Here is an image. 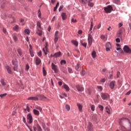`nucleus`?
<instances>
[{"label": "nucleus", "mask_w": 131, "mask_h": 131, "mask_svg": "<svg viewBox=\"0 0 131 131\" xmlns=\"http://www.w3.org/2000/svg\"><path fill=\"white\" fill-rule=\"evenodd\" d=\"M79 2L80 3H81V4L85 5L86 4H88V2H89V1H88V0H79Z\"/></svg>", "instance_id": "nucleus-28"}, {"label": "nucleus", "mask_w": 131, "mask_h": 131, "mask_svg": "<svg viewBox=\"0 0 131 131\" xmlns=\"http://www.w3.org/2000/svg\"><path fill=\"white\" fill-rule=\"evenodd\" d=\"M122 30H123V29L121 28L118 31V33H117V36H118V37L121 38L122 37L121 36V35H122Z\"/></svg>", "instance_id": "nucleus-11"}, {"label": "nucleus", "mask_w": 131, "mask_h": 131, "mask_svg": "<svg viewBox=\"0 0 131 131\" xmlns=\"http://www.w3.org/2000/svg\"><path fill=\"white\" fill-rule=\"evenodd\" d=\"M29 68H30L29 65L26 64V70L27 71H28V70H29Z\"/></svg>", "instance_id": "nucleus-54"}, {"label": "nucleus", "mask_w": 131, "mask_h": 131, "mask_svg": "<svg viewBox=\"0 0 131 131\" xmlns=\"http://www.w3.org/2000/svg\"><path fill=\"white\" fill-rule=\"evenodd\" d=\"M41 125L42 128H43V129H46V124L45 123H41Z\"/></svg>", "instance_id": "nucleus-46"}, {"label": "nucleus", "mask_w": 131, "mask_h": 131, "mask_svg": "<svg viewBox=\"0 0 131 131\" xmlns=\"http://www.w3.org/2000/svg\"><path fill=\"white\" fill-rule=\"evenodd\" d=\"M98 108H99L101 111H103V110H104V107L103 106V105H98Z\"/></svg>", "instance_id": "nucleus-42"}, {"label": "nucleus", "mask_w": 131, "mask_h": 131, "mask_svg": "<svg viewBox=\"0 0 131 131\" xmlns=\"http://www.w3.org/2000/svg\"><path fill=\"white\" fill-rule=\"evenodd\" d=\"M106 112L108 114H110L111 113V108L110 106H106L105 107Z\"/></svg>", "instance_id": "nucleus-22"}, {"label": "nucleus", "mask_w": 131, "mask_h": 131, "mask_svg": "<svg viewBox=\"0 0 131 131\" xmlns=\"http://www.w3.org/2000/svg\"><path fill=\"white\" fill-rule=\"evenodd\" d=\"M27 122L28 123H32V116H31V114H28L27 115Z\"/></svg>", "instance_id": "nucleus-6"}, {"label": "nucleus", "mask_w": 131, "mask_h": 131, "mask_svg": "<svg viewBox=\"0 0 131 131\" xmlns=\"http://www.w3.org/2000/svg\"><path fill=\"white\" fill-rule=\"evenodd\" d=\"M116 42H120V39L117 38V39H116Z\"/></svg>", "instance_id": "nucleus-62"}, {"label": "nucleus", "mask_w": 131, "mask_h": 131, "mask_svg": "<svg viewBox=\"0 0 131 131\" xmlns=\"http://www.w3.org/2000/svg\"><path fill=\"white\" fill-rule=\"evenodd\" d=\"M6 69L7 70L8 73L9 74H12V69L11 67L7 66H6Z\"/></svg>", "instance_id": "nucleus-15"}, {"label": "nucleus", "mask_w": 131, "mask_h": 131, "mask_svg": "<svg viewBox=\"0 0 131 131\" xmlns=\"http://www.w3.org/2000/svg\"><path fill=\"white\" fill-rule=\"evenodd\" d=\"M80 43H81L82 46L84 48H86V43L82 41H80Z\"/></svg>", "instance_id": "nucleus-39"}, {"label": "nucleus", "mask_w": 131, "mask_h": 131, "mask_svg": "<svg viewBox=\"0 0 131 131\" xmlns=\"http://www.w3.org/2000/svg\"><path fill=\"white\" fill-rule=\"evenodd\" d=\"M30 54L31 57H33L34 56V54H33V52L32 51V50L30 51Z\"/></svg>", "instance_id": "nucleus-51"}, {"label": "nucleus", "mask_w": 131, "mask_h": 131, "mask_svg": "<svg viewBox=\"0 0 131 131\" xmlns=\"http://www.w3.org/2000/svg\"><path fill=\"white\" fill-rule=\"evenodd\" d=\"M88 40V45H89V47H91L92 43H93V36L92 35V34H89Z\"/></svg>", "instance_id": "nucleus-2"}, {"label": "nucleus", "mask_w": 131, "mask_h": 131, "mask_svg": "<svg viewBox=\"0 0 131 131\" xmlns=\"http://www.w3.org/2000/svg\"><path fill=\"white\" fill-rule=\"evenodd\" d=\"M92 56L93 58H96L97 57V53H96V51H93L92 53Z\"/></svg>", "instance_id": "nucleus-33"}, {"label": "nucleus", "mask_w": 131, "mask_h": 131, "mask_svg": "<svg viewBox=\"0 0 131 131\" xmlns=\"http://www.w3.org/2000/svg\"><path fill=\"white\" fill-rule=\"evenodd\" d=\"M91 109L92 111H95V106L93 104L91 105Z\"/></svg>", "instance_id": "nucleus-45"}, {"label": "nucleus", "mask_w": 131, "mask_h": 131, "mask_svg": "<svg viewBox=\"0 0 131 131\" xmlns=\"http://www.w3.org/2000/svg\"><path fill=\"white\" fill-rule=\"evenodd\" d=\"M129 123L130 124V127L128 128V129H125L124 131H131V123L130 122H129Z\"/></svg>", "instance_id": "nucleus-48"}, {"label": "nucleus", "mask_w": 131, "mask_h": 131, "mask_svg": "<svg viewBox=\"0 0 131 131\" xmlns=\"http://www.w3.org/2000/svg\"><path fill=\"white\" fill-rule=\"evenodd\" d=\"M38 100H45V99H47L45 96L42 95H38Z\"/></svg>", "instance_id": "nucleus-19"}, {"label": "nucleus", "mask_w": 131, "mask_h": 131, "mask_svg": "<svg viewBox=\"0 0 131 131\" xmlns=\"http://www.w3.org/2000/svg\"><path fill=\"white\" fill-rule=\"evenodd\" d=\"M75 69H76L77 71H80V69H81V68L80 67V64L77 63L75 67Z\"/></svg>", "instance_id": "nucleus-18"}, {"label": "nucleus", "mask_w": 131, "mask_h": 131, "mask_svg": "<svg viewBox=\"0 0 131 131\" xmlns=\"http://www.w3.org/2000/svg\"><path fill=\"white\" fill-rule=\"evenodd\" d=\"M40 62H41V60H40V59L38 57L36 58V65H39L40 64Z\"/></svg>", "instance_id": "nucleus-25"}, {"label": "nucleus", "mask_w": 131, "mask_h": 131, "mask_svg": "<svg viewBox=\"0 0 131 131\" xmlns=\"http://www.w3.org/2000/svg\"><path fill=\"white\" fill-rule=\"evenodd\" d=\"M36 25L37 30H40V29H41V23H40V21H37Z\"/></svg>", "instance_id": "nucleus-12"}, {"label": "nucleus", "mask_w": 131, "mask_h": 131, "mask_svg": "<svg viewBox=\"0 0 131 131\" xmlns=\"http://www.w3.org/2000/svg\"><path fill=\"white\" fill-rule=\"evenodd\" d=\"M3 31L4 32V33H5V34H7V29H5V28H3Z\"/></svg>", "instance_id": "nucleus-59"}, {"label": "nucleus", "mask_w": 131, "mask_h": 131, "mask_svg": "<svg viewBox=\"0 0 131 131\" xmlns=\"http://www.w3.org/2000/svg\"><path fill=\"white\" fill-rule=\"evenodd\" d=\"M6 96H7V93H4L3 94L0 95L1 98H4V97H6Z\"/></svg>", "instance_id": "nucleus-49"}, {"label": "nucleus", "mask_w": 131, "mask_h": 131, "mask_svg": "<svg viewBox=\"0 0 131 131\" xmlns=\"http://www.w3.org/2000/svg\"><path fill=\"white\" fill-rule=\"evenodd\" d=\"M48 45H47V43H46L45 48H43L42 49V51H43V53H45V55H48Z\"/></svg>", "instance_id": "nucleus-10"}, {"label": "nucleus", "mask_w": 131, "mask_h": 131, "mask_svg": "<svg viewBox=\"0 0 131 131\" xmlns=\"http://www.w3.org/2000/svg\"><path fill=\"white\" fill-rule=\"evenodd\" d=\"M42 72L43 76H46V75H47V71L45 70V68H42Z\"/></svg>", "instance_id": "nucleus-40"}, {"label": "nucleus", "mask_w": 131, "mask_h": 131, "mask_svg": "<svg viewBox=\"0 0 131 131\" xmlns=\"http://www.w3.org/2000/svg\"><path fill=\"white\" fill-rule=\"evenodd\" d=\"M68 70L69 73H72V69H71V68H68Z\"/></svg>", "instance_id": "nucleus-53"}, {"label": "nucleus", "mask_w": 131, "mask_h": 131, "mask_svg": "<svg viewBox=\"0 0 131 131\" xmlns=\"http://www.w3.org/2000/svg\"><path fill=\"white\" fill-rule=\"evenodd\" d=\"M76 88L78 92H83V90H84L83 88L79 86V85H77L76 86Z\"/></svg>", "instance_id": "nucleus-14"}, {"label": "nucleus", "mask_w": 131, "mask_h": 131, "mask_svg": "<svg viewBox=\"0 0 131 131\" xmlns=\"http://www.w3.org/2000/svg\"><path fill=\"white\" fill-rule=\"evenodd\" d=\"M1 82L2 84V85H4V86L6 85V83L5 82V80H4L3 79H2L1 80Z\"/></svg>", "instance_id": "nucleus-38"}, {"label": "nucleus", "mask_w": 131, "mask_h": 131, "mask_svg": "<svg viewBox=\"0 0 131 131\" xmlns=\"http://www.w3.org/2000/svg\"><path fill=\"white\" fill-rule=\"evenodd\" d=\"M25 111H27L28 112H29V107H28V106H27L26 108L25 109Z\"/></svg>", "instance_id": "nucleus-60"}, {"label": "nucleus", "mask_w": 131, "mask_h": 131, "mask_svg": "<svg viewBox=\"0 0 131 131\" xmlns=\"http://www.w3.org/2000/svg\"><path fill=\"white\" fill-rule=\"evenodd\" d=\"M92 1H93V0H88V6L89 7H93L94 6V3L91 2Z\"/></svg>", "instance_id": "nucleus-27"}, {"label": "nucleus", "mask_w": 131, "mask_h": 131, "mask_svg": "<svg viewBox=\"0 0 131 131\" xmlns=\"http://www.w3.org/2000/svg\"><path fill=\"white\" fill-rule=\"evenodd\" d=\"M71 22H73V23H76L77 20L76 19H74V18H72Z\"/></svg>", "instance_id": "nucleus-55"}, {"label": "nucleus", "mask_w": 131, "mask_h": 131, "mask_svg": "<svg viewBox=\"0 0 131 131\" xmlns=\"http://www.w3.org/2000/svg\"><path fill=\"white\" fill-rule=\"evenodd\" d=\"M77 106L80 111V112H82V105L79 103H77Z\"/></svg>", "instance_id": "nucleus-16"}, {"label": "nucleus", "mask_w": 131, "mask_h": 131, "mask_svg": "<svg viewBox=\"0 0 131 131\" xmlns=\"http://www.w3.org/2000/svg\"><path fill=\"white\" fill-rule=\"evenodd\" d=\"M59 39V31H56L54 36V43H57Z\"/></svg>", "instance_id": "nucleus-5"}, {"label": "nucleus", "mask_w": 131, "mask_h": 131, "mask_svg": "<svg viewBox=\"0 0 131 131\" xmlns=\"http://www.w3.org/2000/svg\"><path fill=\"white\" fill-rule=\"evenodd\" d=\"M12 65H14V66L18 65V61H17L16 59H13L12 60Z\"/></svg>", "instance_id": "nucleus-26"}, {"label": "nucleus", "mask_w": 131, "mask_h": 131, "mask_svg": "<svg viewBox=\"0 0 131 131\" xmlns=\"http://www.w3.org/2000/svg\"><path fill=\"white\" fill-rule=\"evenodd\" d=\"M38 56H39V57H40L41 56V51H40L38 53Z\"/></svg>", "instance_id": "nucleus-63"}, {"label": "nucleus", "mask_w": 131, "mask_h": 131, "mask_svg": "<svg viewBox=\"0 0 131 131\" xmlns=\"http://www.w3.org/2000/svg\"><path fill=\"white\" fill-rule=\"evenodd\" d=\"M12 37H13V40H14V41H18V37H17V36H16V35L13 34L12 35Z\"/></svg>", "instance_id": "nucleus-30"}, {"label": "nucleus", "mask_w": 131, "mask_h": 131, "mask_svg": "<svg viewBox=\"0 0 131 131\" xmlns=\"http://www.w3.org/2000/svg\"><path fill=\"white\" fill-rule=\"evenodd\" d=\"M63 87L64 88V89H65V90L67 91V92H69V86H68V85H67V84H64Z\"/></svg>", "instance_id": "nucleus-29"}, {"label": "nucleus", "mask_w": 131, "mask_h": 131, "mask_svg": "<svg viewBox=\"0 0 131 131\" xmlns=\"http://www.w3.org/2000/svg\"><path fill=\"white\" fill-rule=\"evenodd\" d=\"M107 35H102L100 38L101 39H102V40H104V41H106V40H107Z\"/></svg>", "instance_id": "nucleus-24"}, {"label": "nucleus", "mask_w": 131, "mask_h": 131, "mask_svg": "<svg viewBox=\"0 0 131 131\" xmlns=\"http://www.w3.org/2000/svg\"><path fill=\"white\" fill-rule=\"evenodd\" d=\"M36 109H37V110L40 111V112H41V111H42V108H41V107L38 106L36 107Z\"/></svg>", "instance_id": "nucleus-52"}, {"label": "nucleus", "mask_w": 131, "mask_h": 131, "mask_svg": "<svg viewBox=\"0 0 131 131\" xmlns=\"http://www.w3.org/2000/svg\"><path fill=\"white\" fill-rule=\"evenodd\" d=\"M63 5L60 6L58 9L59 12H61V10H62V9H63Z\"/></svg>", "instance_id": "nucleus-58"}, {"label": "nucleus", "mask_w": 131, "mask_h": 131, "mask_svg": "<svg viewBox=\"0 0 131 131\" xmlns=\"http://www.w3.org/2000/svg\"><path fill=\"white\" fill-rule=\"evenodd\" d=\"M51 66L52 70H53L55 73L58 72V67H57V66L54 64V63H52Z\"/></svg>", "instance_id": "nucleus-7"}, {"label": "nucleus", "mask_w": 131, "mask_h": 131, "mask_svg": "<svg viewBox=\"0 0 131 131\" xmlns=\"http://www.w3.org/2000/svg\"><path fill=\"white\" fill-rule=\"evenodd\" d=\"M111 50V43L110 42H107L106 44V52H109Z\"/></svg>", "instance_id": "nucleus-9"}, {"label": "nucleus", "mask_w": 131, "mask_h": 131, "mask_svg": "<svg viewBox=\"0 0 131 131\" xmlns=\"http://www.w3.org/2000/svg\"><path fill=\"white\" fill-rule=\"evenodd\" d=\"M101 96L103 100H108L110 98L109 94L107 93H101Z\"/></svg>", "instance_id": "nucleus-3"}, {"label": "nucleus", "mask_w": 131, "mask_h": 131, "mask_svg": "<svg viewBox=\"0 0 131 131\" xmlns=\"http://www.w3.org/2000/svg\"><path fill=\"white\" fill-rule=\"evenodd\" d=\"M61 56V52H58L55 53L53 55V57H55V58H58Z\"/></svg>", "instance_id": "nucleus-17"}, {"label": "nucleus", "mask_w": 131, "mask_h": 131, "mask_svg": "<svg viewBox=\"0 0 131 131\" xmlns=\"http://www.w3.org/2000/svg\"><path fill=\"white\" fill-rule=\"evenodd\" d=\"M60 64H66V61L62 60L60 61Z\"/></svg>", "instance_id": "nucleus-57"}, {"label": "nucleus", "mask_w": 131, "mask_h": 131, "mask_svg": "<svg viewBox=\"0 0 131 131\" xmlns=\"http://www.w3.org/2000/svg\"><path fill=\"white\" fill-rule=\"evenodd\" d=\"M92 129H93L92 127V124L91 123H89L87 127V130L88 131H92Z\"/></svg>", "instance_id": "nucleus-20"}, {"label": "nucleus", "mask_w": 131, "mask_h": 131, "mask_svg": "<svg viewBox=\"0 0 131 131\" xmlns=\"http://www.w3.org/2000/svg\"><path fill=\"white\" fill-rule=\"evenodd\" d=\"M25 33H26L27 34H29V33H30V31H29V30L28 29H26L25 30Z\"/></svg>", "instance_id": "nucleus-50"}, {"label": "nucleus", "mask_w": 131, "mask_h": 131, "mask_svg": "<svg viewBox=\"0 0 131 131\" xmlns=\"http://www.w3.org/2000/svg\"><path fill=\"white\" fill-rule=\"evenodd\" d=\"M97 89L101 91H103V88L101 86H97Z\"/></svg>", "instance_id": "nucleus-56"}, {"label": "nucleus", "mask_w": 131, "mask_h": 131, "mask_svg": "<svg viewBox=\"0 0 131 131\" xmlns=\"http://www.w3.org/2000/svg\"><path fill=\"white\" fill-rule=\"evenodd\" d=\"M17 53L20 57H23V52H22V50L21 49H17Z\"/></svg>", "instance_id": "nucleus-21"}, {"label": "nucleus", "mask_w": 131, "mask_h": 131, "mask_svg": "<svg viewBox=\"0 0 131 131\" xmlns=\"http://www.w3.org/2000/svg\"><path fill=\"white\" fill-rule=\"evenodd\" d=\"M61 17L62 20H66V19H67V15H66V13H62L61 14Z\"/></svg>", "instance_id": "nucleus-23"}, {"label": "nucleus", "mask_w": 131, "mask_h": 131, "mask_svg": "<svg viewBox=\"0 0 131 131\" xmlns=\"http://www.w3.org/2000/svg\"><path fill=\"white\" fill-rule=\"evenodd\" d=\"M13 30H15V31H18V29H19V26L16 25L13 28Z\"/></svg>", "instance_id": "nucleus-35"}, {"label": "nucleus", "mask_w": 131, "mask_h": 131, "mask_svg": "<svg viewBox=\"0 0 131 131\" xmlns=\"http://www.w3.org/2000/svg\"><path fill=\"white\" fill-rule=\"evenodd\" d=\"M28 100H32V101H38V95L34 97H29Z\"/></svg>", "instance_id": "nucleus-8"}, {"label": "nucleus", "mask_w": 131, "mask_h": 131, "mask_svg": "<svg viewBox=\"0 0 131 131\" xmlns=\"http://www.w3.org/2000/svg\"><path fill=\"white\" fill-rule=\"evenodd\" d=\"M38 32H37V34L39 36H41V35H42V31H41V29H40V30H38Z\"/></svg>", "instance_id": "nucleus-36"}, {"label": "nucleus", "mask_w": 131, "mask_h": 131, "mask_svg": "<svg viewBox=\"0 0 131 131\" xmlns=\"http://www.w3.org/2000/svg\"><path fill=\"white\" fill-rule=\"evenodd\" d=\"M105 81H106V79L105 78H103L100 80L101 82H105Z\"/></svg>", "instance_id": "nucleus-61"}, {"label": "nucleus", "mask_w": 131, "mask_h": 131, "mask_svg": "<svg viewBox=\"0 0 131 131\" xmlns=\"http://www.w3.org/2000/svg\"><path fill=\"white\" fill-rule=\"evenodd\" d=\"M13 70L14 71H18V65H15L13 67Z\"/></svg>", "instance_id": "nucleus-41"}, {"label": "nucleus", "mask_w": 131, "mask_h": 131, "mask_svg": "<svg viewBox=\"0 0 131 131\" xmlns=\"http://www.w3.org/2000/svg\"><path fill=\"white\" fill-rule=\"evenodd\" d=\"M38 16L40 19L41 18V12L39 10L38 11Z\"/></svg>", "instance_id": "nucleus-43"}, {"label": "nucleus", "mask_w": 131, "mask_h": 131, "mask_svg": "<svg viewBox=\"0 0 131 131\" xmlns=\"http://www.w3.org/2000/svg\"><path fill=\"white\" fill-rule=\"evenodd\" d=\"M33 113L35 115H39V112L36 110H33Z\"/></svg>", "instance_id": "nucleus-32"}, {"label": "nucleus", "mask_w": 131, "mask_h": 131, "mask_svg": "<svg viewBox=\"0 0 131 131\" xmlns=\"http://www.w3.org/2000/svg\"><path fill=\"white\" fill-rule=\"evenodd\" d=\"M104 12L106 13H111L113 10V8L111 5H108L106 7L104 8Z\"/></svg>", "instance_id": "nucleus-1"}, {"label": "nucleus", "mask_w": 131, "mask_h": 131, "mask_svg": "<svg viewBox=\"0 0 131 131\" xmlns=\"http://www.w3.org/2000/svg\"><path fill=\"white\" fill-rule=\"evenodd\" d=\"M115 83L116 82L115 81H112L110 84V89L113 90V89H114V86H115Z\"/></svg>", "instance_id": "nucleus-13"}, {"label": "nucleus", "mask_w": 131, "mask_h": 131, "mask_svg": "<svg viewBox=\"0 0 131 131\" xmlns=\"http://www.w3.org/2000/svg\"><path fill=\"white\" fill-rule=\"evenodd\" d=\"M124 119H121L119 120V124H121L123 121H124Z\"/></svg>", "instance_id": "nucleus-47"}, {"label": "nucleus", "mask_w": 131, "mask_h": 131, "mask_svg": "<svg viewBox=\"0 0 131 131\" xmlns=\"http://www.w3.org/2000/svg\"><path fill=\"white\" fill-rule=\"evenodd\" d=\"M66 109L67 110V111H70V106L68 104L66 105Z\"/></svg>", "instance_id": "nucleus-37"}, {"label": "nucleus", "mask_w": 131, "mask_h": 131, "mask_svg": "<svg viewBox=\"0 0 131 131\" xmlns=\"http://www.w3.org/2000/svg\"><path fill=\"white\" fill-rule=\"evenodd\" d=\"M119 1L120 0H113V2L115 4H117V5H118L119 4Z\"/></svg>", "instance_id": "nucleus-44"}, {"label": "nucleus", "mask_w": 131, "mask_h": 131, "mask_svg": "<svg viewBox=\"0 0 131 131\" xmlns=\"http://www.w3.org/2000/svg\"><path fill=\"white\" fill-rule=\"evenodd\" d=\"M72 43H73L74 46H76V47H77L78 46V42H77V41L76 40H72Z\"/></svg>", "instance_id": "nucleus-31"}, {"label": "nucleus", "mask_w": 131, "mask_h": 131, "mask_svg": "<svg viewBox=\"0 0 131 131\" xmlns=\"http://www.w3.org/2000/svg\"><path fill=\"white\" fill-rule=\"evenodd\" d=\"M130 93H131V91L130 90L126 93V95H127V96H128V95H130Z\"/></svg>", "instance_id": "nucleus-64"}, {"label": "nucleus", "mask_w": 131, "mask_h": 131, "mask_svg": "<svg viewBox=\"0 0 131 131\" xmlns=\"http://www.w3.org/2000/svg\"><path fill=\"white\" fill-rule=\"evenodd\" d=\"M123 50L125 53L128 54L131 53V49L129 48L128 46L125 45L123 48Z\"/></svg>", "instance_id": "nucleus-4"}, {"label": "nucleus", "mask_w": 131, "mask_h": 131, "mask_svg": "<svg viewBox=\"0 0 131 131\" xmlns=\"http://www.w3.org/2000/svg\"><path fill=\"white\" fill-rule=\"evenodd\" d=\"M36 127H37V131H42V129H41V127H40V126H39L38 124L37 125Z\"/></svg>", "instance_id": "nucleus-34"}]
</instances>
